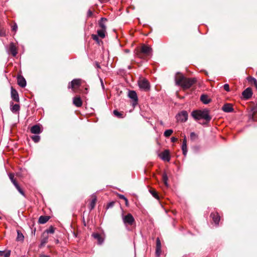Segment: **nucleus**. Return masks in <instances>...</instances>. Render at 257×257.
<instances>
[{"mask_svg": "<svg viewBox=\"0 0 257 257\" xmlns=\"http://www.w3.org/2000/svg\"><path fill=\"white\" fill-rule=\"evenodd\" d=\"M49 238L48 235L47 234V233L43 232L42 234V239L40 243V246H43L45 245L46 243H47Z\"/></svg>", "mask_w": 257, "mask_h": 257, "instance_id": "nucleus-15", "label": "nucleus"}, {"mask_svg": "<svg viewBox=\"0 0 257 257\" xmlns=\"http://www.w3.org/2000/svg\"><path fill=\"white\" fill-rule=\"evenodd\" d=\"M176 118L178 121L185 122L188 118V113L186 111H182L176 115Z\"/></svg>", "mask_w": 257, "mask_h": 257, "instance_id": "nucleus-6", "label": "nucleus"}, {"mask_svg": "<svg viewBox=\"0 0 257 257\" xmlns=\"http://www.w3.org/2000/svg\"><path fill=\"white\" fill-rule=\"evenodd\" d=\"M96 202V197H95V196H93V198H92V199L90 203L89 206V208L90 210H92L94 208V207L95 206Z\"/></svg>", "mask_w": 257, "mask_h": 257, "instance_id": "nucleus-24", "label": "nucleus"}, {"mask_svg": "<svg viewBox=\"0 0 257 257\" xmlns=\"http://www.w3.org/2000/svg\"><path fill=\"white\" fill-rule=\"evenodd\" d=\"M9 178L14 184L15 185V183H18L14 179V175L13 174L10 173L9 175Z\"/></svg>", "mask_w": 257, "mask_h": 257, "instance_id": "nucleus-36", "label": "nucleus"}, {"mask_svg": "<svg viewBox=\"0 0 257 257\" xmlns=\"http://www.w3.org/2000/svg\"><path fill=\"white\" fill-rule=\"evenodd\" d=\"M17 28H18V26H17V24H15L12 27V30H13V31H16L17 30Z\"/></svg>", "mask_w": 257, "mask_h": 257, "instance_id": "nucleus-45", "label": "nucleus"}, {"mask_svg": "<svg viewBox=\"0 0 257 257\" xmlns=\"http://www.w3.org/2000/svg\"><path fill=\"white\" fill-rule=\"evenodd\" d=\"M92 15V13L90 10H89L87 12V15L88 16H91Z\"/></svg>", "mask_w": 257, "mask_h": 257, "instance_id": "nucleus-49", "label": "nucleus"}, {"mask_svg": "<svg viewBox=\"0 0 257 257\" xmlns=\"http://www.w3.org/2000/svg\"><path fill=\"white\" fill-rule=\"evenodd\" d=\"M160 158L164 161L169 162L170 160V155L169 151L168 150H165L159 155Z\"/></svg>", "mask_w": 257, "mask_h": 257, "instance_id": "nucleus-8", "label": "nucleus"}, {"mask_svg": "<svg viewBox=\"0 0 257 257\" xmlns=\"http://www.w3.org/2000/svg\"><path fill=\"white\" fill-rule=\"evenodd\" d=\"M128 96L134 101L133 105H136L137 104L138 100V96L137 93L135 91H130L128 92Z\"/></svg>", "mask_w": 257, "mask_h": 257, "instance_id": "nucleus-9", "label": "nucleus"}, {"mask_svg": "<svg viewBox=\"0 0 257 257\" xmlns=\"http://www.w3.org/2000/svg\"><path fill=\"white\" fill-rule=\"evenodd\" d=\"M177 141V139L176 138H175V137H172L171 138V141L172 142H175Z\"/></svg>", "mask_w": 257, "mask_h": 257, "instance_id": "nucleus-48", "label": "nucleus"}, {"mask_svg": "<svg viewBox=\"0 0 257 257\" xmlns=\"http://www.w3.org/2000/svg\"><path fill=\"white\" fill-rule=\"evenodd\" d=\"M248 80L251 83H253L255 87L257 88V81L253 77H248Z\"/></svg>", "mask_w": 257, "mask_h": 257, "instance_id": "nucleus-32", "label": "nucleus"}, {"mask_svg": "<svg viewBox=\"0 0 257 257\" xmlns=\"http://www.w3.org/2000/svg\"><path fill=\"white\" fill-rule=\"evenodd\" d=\"M112 205H113V203H110L109 204V205L110 206H112Z\"/></svg>", "mask_w": 257, "mask_h": 257, "instance_id": "nucleus-53", "label": "nucleus"}, {"mask_svg": "<svg viewBox=\"0 0 257 257\" xmlns=\"http://www.w3.org/2000/svg\"><path fill=\"white\" fill-rule=\"evenodd\" d=\"M17 240L18 241H23L24 239V236L20 230H17Z\"/></svg>", "mask_w": 257, "mask_h": 257, "instance_id": "nucleus-26", "label": "nucleus"}, {"mask_svg": "<svg viewBox=\"0 0 257 257\" xmlns=\"http://www.w3.org/2000/svg\"><path fill=\"white\" fill-rule=\"evenodd\" d=\"M18 84L22 87H25L26 85V81L22 76H18L17 78Z\"/></svg>", "mask_w": 257, "mask_h": 257, "instance_id": "nucleus-13", "label": "nucleus"}, {"mask_svg": "<svg viewBox=\"0 0 257 257\" xmlns=\"http://www.w3.org/2000/svg\"><path fill=\"white\" fill-rule=\"evenodd\" d=\"M41 257H50V256H48V255H42L41 256Z\"/></svg>", "mask_w": 257, "mask_h": 257, "instance_id": "nucleus-51", "label": "nucleus"}, {"mask_svg": "<svg viewBox=\"0 0 257 257\" xmlns=\"http://www.w3.org/2000/svg\"><path fill=\"white\" fill-rule=\"evenodd\" d=\"M161 248H159V249L158 248H157L156 247V254L158 256H159L160 253H161Z\"/></svg>", "mask_w": 257, "mask_h": 257, "instance_id": "nucleus-43", "label": "nucleus"}, {"mask_svg": "<svg viewBox=\"0 0 257 257\" xmlns=\"http://www.w3.org/2000/svg\"><path fill=\"white\" fill-rule=\"evenodd\" d=\"M192 116L196 120L204 119L207 121H210L211 119V117L209 115V111L207 109L193 111Z\"/></svg>", "mask_w": 257, "mask_h": 257, "instance_id": "nucleus-3", "label": "nucleus"}, {"mask_svg": "<svg viewBox=\"0 0 257 257\" xmlns=\"http://www.w3.org/2000/svg\"><path fill=\"white\" fill-rule=\"evenodd\" d=\"M81 84V80L80 79H74L71 81L68 85V88L74 89L75 87H79Z\"/></svg>", "mask_w": 257, "mask_h": 257, "instance_id": "nucleus-7", "label": "nucleus"}, {"mask_svg": "<svg viewBox=\"0 0 257 257\" xmlns=\"http://www.w3.org/2000/svg\"><path fill=\"white\" fill-rule=\"evenodd\" d=\"M222 109L223 110V111L225 112H231L233 110L232 106L230 104H224L222 106Z\"/></svg>", "mask_w": 257, "mask_h": 257, "instance_id": "nucleus-17", "label": "nucleus"}, {"mask_svg": "<svg viewBox=\"0 0 257 257\" xmlns=\"http://www.w3.org/2000/svg\"><path fill=\"white\" fill-rule=\"evenodd\" d=\"M223 88L224 90H225L227 92H229L230 91L229 86L228 84H225L223 85Z\"/></svg>", "mask_w": 257, "mask_h": 257, "instance_id": "nucleus-40", "label": "nucleus"}, {"mask_svg": "<svg viewBox=\"0 0 257 257\" xmlns=\"http://www.w3.org/2000/svg\"><path fill=\"white\" fill-rule=\"evenodd\" d=\"M106 30L100 29L98 30L97 31V36L101 38H104L105 36Z\"/></svg>", "mask_w": 257, "mask_h": 257, "instance_id": "nucleus-25", "label": "nucleus"}, {"mask_svg": "<svg viewBox=\"0 0 257 257\" xmlns=\"http://www.w3.org/2000/svg\"><path fill=\"white\" fill-rule=\"evenodd\" d=\"M11 97L14 100H15L17 102L19 101L20 99H19V96L18 93L17 91V90L16 89H15L14 88H13V87H11Z\"/></svg>", "mask_w": 257, "mask_h": 257, "instance_id": "nucleus-11", "label": "nucleus"}, {"mask_svg": "<svg viewBox=\"0 0 257 257\" xmlns=\"http://www.w3.org/2000/svg\"><path fill=\"white\" fill-rule=\"evenodd\" d=\"M136 54L141 59H145L146 57L152 56V49L148 45H143L140 48L136 50Z\"/></svg>", "mask_w": 257, "mask_h": 257, "instance_id": "nucleus-2", "label": "nucleus"}, {"mask_svg": "<svg viewBox=\"0 0 257 257\" xmlns=\"http://www.w3.org/2000/svg\"><path fill=\"white\" fill-rule=\"evenodd\" d=\"M122 219L125 226H132L135 223V218L131 213H127L126 215L122 213Z\"/></svg>", "mask_w": 257, "mask_h": 257, "instance_id": "nucleus-4", "label": "nucleus"}, {"mask_svg": "<svg viewBox=\"0 0 257 257\" xmlns=\"http://www.w3.org/2000/svg\"><path fill=\"white\" fill-rule=\"evenodd\" d=\"M9 51L13 56H16L18 53L16 46L14 43H11L9 46Z\"/></svg>", "mask_w": 257, "mask_h": 257, "instance_id": "nucleus-12", "label": "nucleus"}, {"mask_svg": "<svg viewBox=\"0 0 257 257\" xmlns=\"http://www.w3.org/2000/svg\"><path fill=\"white\" fill-rule=\"evenodd\" d=\"M114 115L117 117L118 118H123V113L118 111L117 110H113V112Z\"/></svg>", "mask_w": 257, "mask_h": 257, "instance_id": "nucleus-28", "label": "nucleus"}, {"mask_svg": "<svg viewBox=\"0 0 257 257\" xmlns=\"http://www.w3.org/2000/svg\"><path fill=\"white\" fill-rule=\"evenodd\" d=\"M97 67L98 68H100V66H99L98 64H97Z\"/></svg>", "mask_w": 257, "mask_h": 257, "instance_id": "nucleus-54", "label": "nucleus"}, {"mask_svg": "<svg viewBox=\"0 0 257 257\" xmlns=\"http://www.w3.org/2000/svg\"><path fill=\"white\" fill-rule=\"evenodd\" d=\"M101 85H102V87H103L104 85H103V82L101 80Z\"/></svg>", "mask_w": 257, "mask_h": 257, "instance_id": "nucleus-52", "label": "nucleus"}, {"mask_svg": "<svg viewBox=\"0 0 257 257\" xmlns=\"http://www.w3.org/2000/svg\"><path fill=\"white\" fill-rule=\"evenodd\" d=\"M41 132V127L39 125H34L31 128V132L32 134H39Z\"/></svg>", "mask_w": 257, "mask_h": 257, "instance_id": "nucleus-14", "label": "nucleus"}, {"mask_svg": "<svg viewBox=\"0 0 257 257\" xmlns=\"http://www.w3.org/2000/svg\"><path fill=\"white\" fill-rule=\"evenodd\" d=\"M124 201H125V205L126 206H128V200L127 199V198H126V199H125Z\"/></svg>", "mask_w": 257, "mask_h": 257, "instance_id": "nucleus-50", "label": "nucleus"}, {"mask_svg": "<svg viewBox=\"0 0 257 257\" xmlns=\"http://www.w3.org/2000/svg\"><path fill=\"white\" fill-rule=\"evenodd\" d=\"M92 39L96 41V42H97L98 43L99 42V39H98V36L97 35H92Z\"/></svg>", "mask_w": 257, "mask_h": 257, "instance_id": "nucleus-41", "label": "nucleus"}, {"mask_svg": "<svg viewBox=\"0 0 257 257\" xmlns=\"http://www.w3.org/2000/svg\"><path fill=\"white\" fill-rule=\"evenodd\" d=\"M118 196L120 199H123L124 200L126 198L123 195L119 194Z\"/></svg>", "mask_w": 257, "mask_h": 257, "instance_id": "nucleus-44", "label": "nucleus"}, {"mask_svg": "<svg viewBox=\"0 0 257 257\" xmlns=\"http://www.w3.org/2000/svg\"><path fill=\"white\" fill-rule=\"evenodd\" d=\"M173 132V131L172 130H171V129L167 130L165 131V132L164 133V135L166 137H169L172 135Z\"/></svg>", "mask_w": 257, "mask_h": 257, "instance_id": "nucleus-33", "label": "nucleus"}, {"mask_svg": "<svg viewBox=\"0 0 257 257\" xmlns=\"http://www.w3.org/2000/svg\"><path fill=\"white\" fill-rule=\"evenodd\" d=\"M31 139L34 142L38 143V142H39V141L40 140V137L39 136L35 135V136H32Z\"/></svg>", "mask_w": 257, "mask_h": 257, "instance_id": "nucleus-35", "label": "nucleus"}, {"mask_svg": "<svg viewBox=\"0 0 257 257\" xmlns=\"http://www.w3.org/2000/svg\"><path fill=\"white\" fill-rule=\"evenodd\" d=\"M252 111H253V114L254 115V113L257 112V105H255L252 108Z\"/></svg>", "mask_w": 257, "mask_h": 257, "instance_id": "nucleus-42", "label": "nucleus"}, {"mask_svg": "<svg viewBox=\"0 0 257 257\" xmlns=\"http://www.w3.org/2000/svg\"><path fill=\"white\" fill-rule=\"evenodd\" d=\"M15 187L16 188L19 192L22 194L23 196H25V193L23 190L21 188L20 186L18 183H15Z\"/></svg>", "mask_w": 257, "mask_h": 257, "instance_id": "nucleus-27", "label": "nucleus"}, {"mask_svg": "<svg viewBox=\"0 0 257 257\" xmlns=\"http://www.w3.org/2000/svg\"><path fill=\"white\" fill-rule=\"evenodd\" d=\"M20 108V105L19 104H16L12 106L11 110L13 113H19Z\"/></svg>", "mask_w": 257, "mask_h": 257, "instance_id": "nucleus-23", "label": "nucleus"}, {"mask_svg": "<svg viewBox=\"0 0 257 257\" xmlns=\"http://www.w3.org/2000/svg\"><path fill=\"white\" fill-rule=\"evenodd\" d=\"M0 256L4 257H9L10 256V251L5 252L0 250Z\"/></svg>", "mask_w": 257, "mask_h": 257, "instance_id": "nucleus-31", "label": "nucleus"}, {"mask_svg": "<svg viewBox=\"0 0 257 257\" xmlns=\"http://www.w3.org/2000/svg\"><path fill=\"white\" fill-rule=\"evenodd\" d=\"M50 217L48 216H41L39 218V223L40 224H44L46 223L49 219Z\"/></svg>", "mask_w": 257, "mask_h": 257, "instance_id": "nucleus-19", "label": "nucleus"}, {"mask_svg": "<svg viewBox=\"0 0 257 257\" xmlns=\"http://www.w3.org/2000/svg\"><path fill=\"white\" fill-rule=\"evenodd\" d=\"M252 93L251 89L249 87L245 89L242 93L243 97L246 99H248L250 98L252 96Z\"/></svg>", "mask_w": 257, "mask_h": 257, "instance_id": "nucleus-10", "label": "nucleus"}, {"mask_svg": "<svg viewBox=\"0 0 257 257\" xmlns=\"http://www.w3.org/2000/svg\"><path fill=\"white\" fill-rule=\"evenodd\" d=\"M156 247L158 248L159 249V248H161V241L159 238H157V239Z\"/></svg>", "mask_w": 257, "mask_h": 257, "instance_id": "nucleus-39", "label": "nucleus"}, {"mask_svg": "<svg viewBox=\"0 0 257 257\" xmlns=\"http://www.w3.org/2000/svg\"><path fill=\"white\" fill-rule=\"evenodd\" d=\"M182 152H183V154L184 156H186L187 155V144H182Z\"/></svg>", "mask_w": 257, "mask_h": 257, "instance_id": "nucleus-29", "label": "nucleus"}, {"mask_svg": "<svg viewBox=\"0 0 257 257\" xmlns=\"http://www.w3.org/2000/svg\"><path fill=\"white\" fill-rule=\"evenodd\" d=\"M92 235L95 239L97 240L98 243L99 244H101L103 242V239L99 233H93Z\"/></svg>", "mask_w": 257, "mask_h": 257, "instance_id": "nucleus-20", "label": "nucleus"}, {"mask_svg": "<svg viewBox=\"0 0 257 257\" xmlns=\"http://www.w3.org/2000/svg\"><path fill=\"white\" fill-rule=\"evenodd\" d=\"M162 178H163V181L164 182L165 185L166 186H168V182H167L168 176H167V174L166 173H164L163 174Z\"/></svg>", "mask_w": 257, "mask_h": 257, "instance_id": "nucleus-34", "label": "nucleus"}, {"mask_svg": "<svg viewBox=\"0 0 257 257\" xmlns=\"http://www.w3.org/2000/svg\"><path fill=\"white\" fill-rule=\"evenodd\" d=\"M73 102V104L77 107H80L82 104L81 99L79 96L74 97Z\"/></svg>", "mask_w": 257, "mask_h": 257, "instance_id": "nucleus-18", "label": "nucleus"}, {"mask_svg": "<svg viewBox=\"0 0 257 257\" xmlns=\"http://www.w3.org/2000/svg\"><path fill=\"white\" fill-rule=\"evenodd\" d=\"M152 195L155 198L158 199H159V196L157 194V193L155 190H151L150 191Z\"/></svg>", "mask_w": 257, "mask_h": 257, "instance_id": "nucleus-38", "label": "nucleus"}, {"mask_svg": "<svg viewBox=\"0 0 257 257\" xmlns=\"http://www.w3.org/2000/svg\"><path fill=\"white\" fill-rule=\"evenodd\" d=\"M256 74H257V71H256Z\"/></svg>", "mask_w": 257, "mask_h": 257, "instance_id": "nucleus-55", "label": "nucleus"}, {"mask_svg": "<svg viewBox=\"0 0 257 257\" xmlns=\"http://www.w3.org/2000/svg\"><path fill=\"white\" fill-rule=\"evenodd\" d=\"M5 36V33L3 31H0V37H3Z\"/></svg>", "mask_w": 257, "mask_h": 257, "instance_id": "nucleus-46", "label": "nucleus"}, {"mask_svg": "<svg viewBox=\"0 0 257 257\" xmlns=\"http://www.w3.org/2000/svg\"><path fill=\"white\" fill-rule=\"evenodd\" d=\"M211 217L212 218L214 222L216 224L218 225L220 221V216L218 213H212L211 214Z\"/></svg>", "mask_w": 257, "mask_h": 257, "instance_id": "nucleus-16", "label": "nucleus"}, {"mask_svg": "<svg viewBox=\"0 0 257 257\" xmlns=\"http://www.w3.org/2000/svg\"><path fill=\"white\" fill-rule=\"evenodd\" d=\"M200 99L204 104H208L210 102V99L206 95H202L201 96Z\"/></svg>", "mask_w": 257, "mask_h": 257, "instance_id": "nucleus-21", "label": "nucleus"}, {"mask_svg": "<svg viewBox=\"0 0 257 257\" xmlns=\"http://www.w3.org/2000/svg\"><path fill=\"white\" fill-rule=\"evenodd\" d=\"M55 229L53 226H50L48 229L46 230L44 232L47 233V234L48 235L49 233L53 234L54 233Z\"/></svg>", "mask_w": 257, "mask_h": 257, "instance_id": "nucleus-30", "label": "nucleus"}, {"mask_svg": "<svg viewBox=\"0 0 257 257\" xmlns=\"http://www.w3.org/2000/svg\"><path fill=\"white\" fill-rule=\"evenodd\" d=\"M106 21V19L102 18L100 21L99 22V27L101 28V29L106 30V27L105 25V23Z\"/></svg>", "mask_w": 257, "mask_h": 257, "instance_id": "nucleus-22", "label": "nucleus"}, {"mask_svg": "<svg viewBox=\"0 0 257 257\" xmlns=\"http://www.w3.org/2000/svg\"><path fill=\"white\" fill-rule=\"evenodd\" d=\"M198 138V136L194 132L190 134V139L192 141L195 140Z\"/></svg>", "mask_w": 257, "mask_h": 257, "instance_id": "nucleus-37", "label": "nucleus"}, {"mask_svg": "<svg viewBox=\"0 0 257 257\" xmlns=\"http://www.w3.org/2000/svg\"><path fill=\"white\" fill-rule=\"evenodd\" d=\"M138 84L140 88L144 91H147L150 90V85L147 79L146 78H141L138 81Z\"/></svg>", "mask_w": 257, "mask_h": 257, "instance_id": "nucleus-5", "label": "nucleus"}, {"mask_svg": "<svg viewBox=\"0 0 257 257\" xmlns=\"http://www.w3.org/2000/svg\"><path fill=\"white\" fill-rule=\"evenodd\" d=\"M187 144V139H186V137L185 136L183 140V142H182V144Z\"/></svg>", "mask_w": 257, "mask_h": 257, "instance_id": "nucleus-47", "label": "nucleus"}, {"mask_svg": "<svg viewBox=\"0 0 257 257\" xmlns=\"http://www.w3.org/2000/svg\"><path fill=\"white\" fill-rule=\"evenodd\" d=\"M196 81L195 78H186L179 73H178L175 77L176 84L181 86L184 89L189 88Z\"/></svg>", "mask_w": 257, "mask_h": 257, "instance_id": "nucleus-1", "label": "nucleus"}]
</instances>
